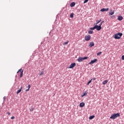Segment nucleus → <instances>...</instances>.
I'll list each match as a JSON object with an SVG mask.
<instances>
[{"label": "nucleus", "instance_id": "obj_35", "mask_svg": "<svg viewBox=\"0 0 124 124\" xmlns=\"http://www.w3.org/2000/svg\"><path fill=\"white\" fill-rule=\"evenodd\" d=\"M3 99H4V100H5V99H6V97H3Z\"/></svg>", "mask_w": 124, "mask_h": 124}, {"label": "nucleus", "instance_id": "obj_16", "mask_svg": "<svg viewBox=\"0 0 124 124\" xmlns=\"http://www.w3.org/2000/svg\"><path fill=\"white\" fill-rule=\"evenodd\" d=\"M85 106V103H80L79 104V107H84Z\"/></svg>", "mask_w": 124, "mask_h": 124}, {"label": "nucleus", "instance_id": "obj_27", "mask_svg": "<svg viewBox=\"0 0 124 124\" xmlns=\"http://www.w3.org/2000/svg\"><path fill=\"white\" fill-rule=\"evenodd\" d=\"M103 23H104V21H102L101 22V23L99 24V26H102V24H103Z\"/></svg>", "mask_w": 124, "mask_h": 124}, {"label": "nucleus", "instance_id": "obj_26", "mask_svg": "<svg viewBox=\"0 0 124 124\" xmlns=\"http://www.w3.org/2000/svg\"><path fill=\"white\" fill-rule=\"evenodd\" d=\"M70 18H73V13H72L70 16Z\"/></svg>", "mask_w": 124, "mask_h": 124}, {"label": "nucleus", "instance_id": "obj_34", "mask_svg": "<svg viewBox=\"0 0 124 124\" xmlns=\"http://www.w3.org/2000/svg\"><path fill=\"white\" fill-rule=\"evenodd\" d=\"M7 114L9 115H10V112L8 111V112H7Z\"/></svg>", "mask_w": 124, "mask_h": 124}, {"label": "nucleus", "instance_id": "obj_14", "mask_svg": "<svg viewBox=\"0 0 124 124\" xmlns=\"http://www.w3.org/2000/svg\"><path fill=\"white\" fill-rule=\"evenodd\" d=\"M75 4H76L75 2H73L71 3L70 6H71V7H73L75 6Z\"/></svg>", "mask_w": 124, "mask_h": 124}, {"label": "nucleus", "instance_id": "obj_31", "mask_svg": "<svg viewBox=\"0 0 124 124\" xmlns=\"http://www.w3.org/2000/svg\"><path fill=\"white\" fill-rule=\"evenodd\" d=\"M122 60H123V61H124V55L122 56Z\"/></svg>", "mask_w": 124, "mask_h": 124}, {"label": "nucleus", "instance_id": "obj_24", "mask_svg": "<svg viewBox=\"0 0 124 124\" xmlns=\"http://www.w3.org/2000/svg\"><path fill=\"white\" fill-rule=\"evenodd\" d=\"M95 26H94L93 27V28H90V30H92V31H93V30H95Z\"/></svg>", "mask_w": 124, "mask_h": 124}, {"label": "nucleus", "instance_id": "obj_28", "mask_svg": "<svg viewBox=\"0 0 124 124\" xmlns=\"http://www.w3.org/2000/svg\"><path fill=\"white\" fill-rule=\"evenodd\" d=\"M88 1H89V0H85L84 1V3H87V2H88Z\"/></svg>", "mask_w": 124, "mask_h": 124}, {"label": "nucleus", "instance_id": "obj_5", "mask_svg": "<svg viewBox=\"0 0 124 124\" xmlns=\"http://www.w3.org/2000/svg\"><path fill=\"white\" fill-rule=\"evenodd\" d=\"M19 72H21L20 75V78H22V77H23L24 70L22 71V69H20L18 70L17 73H18Z\"/></svg>", "mask_w": 124, "mask_h": 124}, {"label": "nucleus", "instance_id": "obj_30", "mask_svg": "<svg viewBox=\"0 0 124 124\" xmlns=\"http://www.w3.org/2000/svg\"><path fill=\"white\" fill-rule=\"evenodd\" d=\"M11 120H14V119H15V117L14 116H12V117H11Z\"/></svg>", "mask_w": 124, "mask_h": 124}, {"label": "nucleus", "instance_id": "obj_3", "mask_svg": "<svg viewBox=\"0 0 124 124\" xmlns=\"http://www.w3.org/2000/svg\"><path fill=\"white\" fill-rule=\"evenodd\" d=\"M88 59V57H79L78 59V62H83V61H84V60H87Z\"/></svg>", "mask_w": 124, "mask_h": 124}, {"label": "nucleus", "instance_id": "obj_13", "mask_svg": "<svg viewBox=\"0 0 124 124\" xmlns=\"http://www.w3.org/2000/svg\"><path fill=\"white\" fill-rule=\"evenodd\" d=\"M22 89H23V87H21L20 89L17 91V92H16L17 94H18V93H21V92H22Z\"/></svg>", "mask_w": 124, "mask_h": 124}, {"label": "nucleus", "instance_id": "obj_7", "mask_svg": "<svg viewBox=\"0 0 124 124\" xmlns=\"http://www.w3.org/2000/svg\"><path fill=\"white\" fill-rule=\"evenodd\" d=\"M75 66H76V63H75V62L72 63L68 68H73V67H75Z\"/></svg>", "mask_w": 124, "mask_h": 124}, {"label": "nucleus", "instance_id": "obj_21", "mask_svg": "<svg viewBox=\"0 0 124 124\" xmlns=\"http://www.w3.org/2000/svg\"><path fill=\"white\" fill-rule=\"evenodd\" d=\"M68 42H69L68 41H67V42L63 44V45H67V44H68Z\"/></svg>", "mask_w": 124, "mask_h": 124}, {"label": "nucleus", "instance_id": "obj_29", "mask_svg": "<svg viewBox=\"0 0 124 124\" xmlns=\"http://www.w3.org/2000/svg\"><path fill=\"white\" fill-rule=\"evenodd\" d=\"M34 109V108H30V111L31 112L32 111H33Z\"/></svg>", "mask_w": 124, "mask_h": 124}, {"label": "nucleus", "instance_id": "obj_17", "mask_svg": "<svg viewBox=\"0 0 124 124\" xmlns=\"http://www.w3.org/2000/svg\"><path fill=\"white\" fill-rule=\"evenodd\" d=\"M108 83V80H105L104 81H103V85H106Z\"/></svg>", "mask_w": 124, "mask_h": 124}, {"label": "nucleus", "instance_id": "obj_12", "mask_svg": "<svg viewBox=\"0 0 124 124\" xmlns=\"http://www.w3.org/2000/svg\"><path fill=\"white\" fill-rule=\"evenodd\" d=\"M114 13H115V12L114 11L110 10L109 12V15H113Z\"/></svg>", "mask_w": 124, "mask_h": 124}, {"label": "nucleus", "instance_id": "obj_11", "mask_svg": "<svg viewBox=\"0 0 124 124\" xmlns=\"http://www.w3.org/2000/svg\"><path fill=\"white\" fill-rule=\"evenodd\" d=\"M88 94V92L85 91L83 93V94L81 95V97H84V96H86Z\"/></svg>", "mask_w": 124, "mask_h": 124}, {"label": "nucleus", "instance_id": "obj_1", "mask_svg": "<svg viewBox=\"0 0 124 124\" xmlns=\"http://www.w3.org/2000/svg\"><path fill=\"white\" fill-rule=\"evenodd\" d=\"M123 36V33H118L114 35V38L115 39H120Z\"/></svg>", "mask_w": 124, "mask_h": 124}, {"label": "nucleus", "instance_id": "obj_33", "mask_svg": "<svg viewBox=\"0 0 124 124\" xmlns=\"http://www.w3.org/2000/svg\"><path fill=\"white\" fill-rule=\"evenodd\" d=\"M95 79H96V78H92V79H91V81H92V80H93V81H94V80H95Z\"/></svg>", "mask_w": 124, "mask_h": 124}, {"label": "nucleus", "instance_id": "obj_19", "mask_svg": "<svg viewBox=\"0 0 124 124\" xmlns=\"http://www.w3.org/2000/svg\"><path fill=\"white\" fill-rule=\"evenodd\" d=\"M88 33L89 34H93V31L90 30L89 31H88Z\"/></svg>", "mask_w": 124, "mask_h": 124}, {"label": "nucleus", "instance_id": "obj_20", "mask_svg": "<svg viewBox=\"0 0 124 124\" xmlns=\"http://www.w3.org/2000/svg\"><path fill=\"white\" fill-rule=\"evenodd\" d=\"M93 118H94V115L91 116L89 117V120H93Z\"/></svg>", "mask_w": 124, "mask_h": 124}, {"label": "nucleus", "instance_id": "obj_6", "mask_svg": "<svg viewBox=\"0 0 124 124\" xmlns=\"http://www.w3.org/2000/svg\"><path fill=\"white\" fill-rule=\"evenodd\" d=\"M97 62V59H95L94 60L91 61V62H90L89 63V64L92 65V64H93L94 62Z\"/></svg>", "mask_w": 124, "mask_h": 124}, {"label": "nucleus", "instance_id": "obj_32", "mask_svg": "<svg viewBox=\"0 0 124 124\" xmlns=\"http://www.w3.org/2000/svg\"><path fill=\"white\" fill-rule=\"evenodd\" d=\"M28 89L30 90L31 89V85H28Z\"/></svg>", "mask_w": 124, "mask_h": 124}, {"label": "nucleus", "instance_id": "obj_15", "mask_svg": "<svg viewBox=\"0 0 124 124\" xmlns=\"http://www.w3.org/2000/svg\"><path fill=\"white\" fill-rule=\"evenodd\" d=\"M94 45V43L93 42H91L89 44V47H93V46Z\"/></svg>", "mask_w": 124, "mask_h": 124}, {"label": "nucleus", "instance_id": "obj_36", "mask_svg": "<svg viewBox=\"0 0 124 124\" xmlns=\"http://www.w3.org/2000/svg\"><path fill=\"white\" fill-rule=\"evenodd\" d=\"M26 91V92H29V91H30V89H27Z\"/></svg>", "mask_w": 124, "mask_h": 124}, {"label": "nucleus", "instance_id": "obj_25", "mask_svg": "<svg viewBox=\"0 0 124 124\" xmlns=\"http://www.w3.org/2000/svg\"><path fill=\"white\" fill-rule=\"evenodd\" d=\"M91 83H92V80L91 79L88 82L87 85H90V84H91Z\"/></svg>", "mask_w": 124, "mask_h": 124}, {"label": "nucleus", "instance_id": "obj_8", "mask_svg": "<svg viewBox=\"0 0 124 124\" xmlns=\"http://www.w3.org/2000/svg\"><path fill=\"white\" fill-rule=\"evenodd\" d=\"M95 29L96 30V31H100V30H101L102 28L101 26H100V25H95Z\"/></svg>", "mask_w": 124, "mask_h": 124}, {"label": "nucleus", "instance_id": "obj_23", "mask_svg": "<svg viewBox=\"0 0 124 124\" xmlns=\"http://www.w3.org/2000/svg\"><path fill=\"white\" fill-rule=\"evenodd\" d=\"M43 74H44V71H43L41 72V73L39 74V75H40V76H41L43 75Z\"/></svg>", "mask_w": 124, "mask_h": 124}, {"label": "nucleus", "instance_id": "obj_2", "mask_svg": "<svg viewBox=\"0 0 124 124\" xmlns=\"http://www.w3.org/2000/svg\"><path fill=\"white\" fill-rule=\"evenodd\" d=\"M118 117H121L120 113H115L114 114L112 115L110 117V119L115 120V119H116V118H118Z\"/></svg>", "mask_w": 124, "mask_h": 124}, {"label": "nucleus", "instance_id": "obj_10", "mask_svg": "<svg viewBox=\"0 0 124 124\" xmlns=\"http://www.w3.org/2000/svg\"><path fill=\"white\" fill-rule=\"evenodd\" d=\"M124 17L122 16H119L117 18V20H118V21H122Z\"/></svg>", "mask_w": 124, "mask_h": 124}, {"label": "nucleus", "instance_id": "obj_18", "mask_svg": "<svg viewBox=\"0 0 124 124\" xmlns=\"http://www.w3.org/2000/svg\"><path fill=\"white\" fill-rule=\"evenodd\" d=\"M101 22V19H100L99 20L96 21V23H95V25H97L98 24H99Z\"/></svg>", "mask_w": 124, "mask_h": 124}, {"label": "nucleus", "instance_id": "obj_9", "mask_svg": "<svg viewBox=\"0 0 124 124\" xmlns=\"http://www.w3.org/2000/svg\"><path fill=\"white\" fill-rule=\"evenodd\" d=\"M108 10H109V8H103L102 9L100 10L101 12H104L105 11H108Z\"/></svg>", "mask_w": 124, "mask_h": 124}, {"label": "nucleus", "instance_id": "obj_22", "mask_svg": "<svg viewBox=\"0 0 124 124\" xmlns=\"http://www.w3.org/2000/svg\"><path fill=\"white\" fill-rule=\"evenodd\" d=\"M102 54V52L101 51L99 52L98 53H97V56H100Z\"/></svg>", "mask_w": 124, "mask_h": 124}, {"label": "nucleus", "instance_id": "obj_4", "mask_svg": "<svg viewBox=\"0 0 124 124\" xmlns=\"http://www.w3.org/2000/svg\"><path fill=\"white\" fill-rule=\"evenodd\" d=\"M91 35H86L85 36V41H90L91 40Z\"/></svg>", "mask_w": 124, "mask_h": 124}]
</instances>
